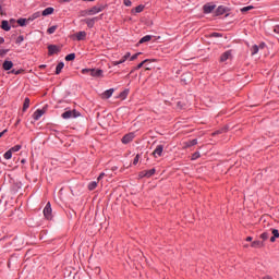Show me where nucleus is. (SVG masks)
<instances>
[{"label": "nucleus", "mask_w": 279, "mask_h": 279, "mask_svg": "<svg viewBox=\"0 0 279 279\" xmlns=\"http://www.w3.org/2000/svg\"><path fill=\"white\" fill-rule=\"evenodd\" d=\"M43 114H45V110H43V109H37V110L33 113V119H34V121H39V119L43 117Z\"/></svg>", "instance_id": "obj_12"}, {"label": "nucleus", "mask_w": 279, "mask_h": 279, "mask_svg": "<svg viewBox=\"0 0 279 279\" xmlns=\"http://www.w3.org/2000/svg\"><path fill=\"white\" fill-rule=\"evenodd\" d=\"M83 75H90V77H104V70L99 69H83Z\"/></svg>", "instance_id": "obj_1"}, {"label": "nucleus", "mask_w": 279, "mask_h": 279, "mask_svg": "<svg viewBox=\"0 0 279 279\" xmlns=\"http://www.w3.org/2000/svg\"><path fill=\"white\" fill-rule=\"evenodd\" d=\"M15 22H16V20H14V19L10 20V23H15Z\"/></svg>", "instance_id": "obj_52"}, {"label": "nucleus", "mask_w": 279, "mask_h": 279, "mask_svg": "<svg viewBox=\"0 0 279 279\" xmlns=\"http://www.w3.org/2000/svg\"><path fill=\"white\" fill-rule=\"evenodd\" d=\"M11 73H14L15 75H19V71L12 70Z\"/></svg>", "instance_id": "obj_51"}, {"label": "nucleus", "mask_w": 279, "mask_h": 279, "mask_svg": "<svg viewBox=\"0 0 279 279\" xmlns=\"http://www.w3.org/2000/svg\"><path fill=\"white\" fill-rule=\"evenodd\" d=\"M0 14L3 15V7L0 4Z\"/></svg>", "instance_id": "obj_50"}, {"label": "nucleus", "mask_w": 279, "mask_h": 279, "mask_svg": "<svg viewBox=\"0 0 279 279\" xmlns=\"http://www.w3.org/2000/svg\"><path fill=\"white\" fill-rule=\"evenodd\" d=\"M36 19H40V12H35L31 16L27 17L28 23L36 21Z\"/></svg>", "instance_id": "obj_20"}, {"label": "nucleus", "mask_w": 279, "mask_h": 279, "mask_svg": "<svg viewBox=\"0 0 279 279\" xmlns=\"http://www.w3.org/2000/svg\"><path fill=\"white\" fill-rule=\"evenodd\" d=\"M223 14H226V7L223 5L218 7L216 10V16H221Z\"/></svg>", "instance_id": "obj_22"}, {"label": "nucleus", "mask_w": 279, "mask_h": 279, "mask_svg": "<svg viewBox=\"0 0 279 279\" xmlns=\"http://www.w3.org/2000/svg\"><path fill=\"white\" fill-rule=\"evenodd\" d=\"M274 32H275V34H279V25L274 27Z\"/></svg>", "instance_id": "obj_47"}, {"label": "nucleus", "mask_w": 279, "mask_h": 279, "mask_svg": "<svg viewBox=\"0 0 279 279\" xmlns=\"http://www.w3.org/2000/svg\"><path fill=\"white\" fill-rule=\"evenodd\" d=\"M85 38H86V32L81 31V32L76 33L77 40H85Z\"/></svg>", "instance_id": "obj_23"}, {"label": "nucleus", "mask_w": 279, "mask_h": 279, "mask_svg": "<svg viewBox=\"0 0 279 279\" xmlns=\"http://www.w3.org/2000/svg\"><path fill=\"white\" fill-rule=\"evenodd\" d=\"M5 132H8V129H5L2 132H0V138H2L3 134H5Z\"/></svg>", "instance_id": "obj_48"}, {"label": "nucleus", "mask_w": 279, "mask_h": 279, "mask_svg": "<svg viewBox=\"0 0 279 279\" xmlns=\"http://www.w3.org/2000/svg\"><path fill=\"white\" fill-rule=\"evenodd\" d=\"M154 173H156V169L155 168L141 172L140 177L141 178H151V175H154Z\"/></svg>", "instance_id": "obj_8"}, {"label": "nucleus", "mask_w": 279, "mask_h": 279, "mask_svg": "<svg viewBox=\"0 0 279 279\" xmlns=\"http://www.w3.org/2000/svg\"><path fill=\"white\" fill-rule=\"evenodd\" d=\"M105 10H106V5L97 4L92 9L87 10L86 14H88V16H95V14H99V12H104Z\"/></svg>", "instance_id": "obj_2"}, {"label": "nucleus", "mask_w": 279, "mask_h": 279, "mask_svg": "<svg viewBox=\"0 0 279 279\" xmlns=\"http://www.w3.org/2000/svg\"><path fill=\"white\" fill-rule=\"evenodd\" d=\"M56 29H58V26H51L47 29V34H56Z\"/></svg>", "instance_id": "obj_37"}, {"label": "nucleus", "mask_w": 279, "mask_h": 279, "mask_svg": "<svg viewBox=\"0 0 279 279\" xmlns=\"http://www.w3.org/2000/svg\"><path fill=\"white\" fill-rule=\"evenodd\" d=\"M23 146L21 145H15L13 147L10 148V150L13 153V154H16V151H21Z\"/></svg>", "instance_id": "obj_29"}, {"label": "nucleus", "mask_w": 279, "mask_h": 279, "mask_svg": "<svg viewBox=\"0 0 279 279\" xmlns=\"http://www.w3.org/2000/svg\"><path fill=\"white\" fill-rule=\"evenodd\" d=\"M97 181H93L88 184V190L89 191H95V189H97Z\"/></svg>", "instance_id": "obj_30"}, {"label": "nucleus", "mask_w": 279, "mask_h": 279, "mask_svg": "<svg viewBox=\"0 0 279 279\" xmlns=\"http://www.w3.org/2000/svg\"><path fill=\"white\" fill-rule=\"evenodd\" d=\"M272 236L270 238V243H276V239H279V231L278 229L271 230Z\"/></svg>", "instance_id": "obj_17"}, {"label": "nucleus", "mask_w": 279, "mask_h": 279, "mask_svg": "<svg viewBox=\"0 0 279 279\" xmlns=\"http://www.w3.org/2000/svg\"><path fill=\"white\" fill-rule=\"evenodd\" d=\"M29 108V98H25L24 105H23V112H25Z\"/></svg>", "instance_id": "obj_33"}, {"label": "nucleus", "mask_w": 279, "mask_h": 279, "mask_svg": "<svg viewBox=\"0 0 279 279\" xmlns=\"http://www.w3.org/2000/svg\"><path fill=\"white\" fill-rule=\"evenodd\" d=\"M63 1H65L66 3H69V1H71V0H63Z\"/></svg>", "instance_id": "obj_56"}, {"label": "nucleus", "mask_w": 279, "mask_h": 279, "mask_svg": "<svg viewBox=\"0 0 279 279\" xmlns=\"http://www.w3.org/2000/svg\"><path fill=\"white\" fill-rule=\"evenodd\" d=\"M151 40V35H146L140 39V45H143V43H149Z\"/></svg>", "instance_id": "obj_25"}, {"label": "nucleus", "mask_w": 279, "mask_h": 279, "mask_svg": "<svg viewBox=\"0 0 279 279\" xmlns=\"http://www.w3.org/2000/svg\"><path fill=\"white\" fill-rule=\"evenodd\" d=\"M259 239H262V241H267V239H269V232H263L260 235H259Z\"/></svg>", "instance_id": "obj_31"}, {"label": "nucleus", "mask_w": 279, "mask_h": 279, "mask_svg": "<svg viewBox=\"0 0 279 279\" xmlns=\"http://www.w3.org/2000/svg\"><path fill=\"white\" fill-rule=\"evenodd\" d=\"M83 1H90V2H93V1H95V0H83Z\"/></svg>", "instance_id": "obj_55"}, {"label": "nucleus", "mask_w": 279, "mask_h": 279, "mask_svg": "<svg viewBox=\"0 0 279 279\" xmlns=\"http://www.w3.org/2000/svg\"><path fill=\"white\" fill-rule=\"evenodd\" d=\"M141 156L136 155L134 160H133V165H138V160H140Z\"/></svg>", "instance_id": "obj_43"}, {"label": "nucleus", "mask_w": 279, "mask_h": 279, "mask_svg": "<svg viewBox=\"0 0 279 279\" xmlns=\"http://www.w3.org/2000/svg\"><path fill=\"white\" fill-rule=\"evenodd\" d=\"M52 209H51V203H47L45 208H44V217H46V219H53V215L51 214Z\"/></svg>", "instance_id": "obj_5"}, {"label": "nucleus", "mask_w": 279, "mask_h": 279, "mask_svg": "<svg viewBox=\"0 0 279 279\" xmlns=\"http://www.w3.org/2000/svg\"><path fill=\"white\" fill-rule=\"evenodd\" d=\"M14 66V63L12 61L5 60L2 64V68L4 71H10Z\"/></svg>", "instance_id": "obj_16"}, {"label": "nucleus", "mask_w": 279, "mask_h": 279, "mask_svg": "<svg viewBox=\"0 0 279 279\" xmlns=\"http://www.w3.org/2000/svg\"><path fill=\"white\" fill-rule=\"evenodd\" d=\"M215 8H217L215 4L207 3L203 7V12L204 14H210Z\"/></svg>", "instance_id": "obj_9"}, {"label": "nucleus", "mask_w": 279, "mask_h": 279, "mask_svg": "<svg viewBox=\"0 0 279 279\" xmlns=\"http://www.w3.org/2000/svg\"><path fill=\"white\" fill-rule=\"evenodd\" d=\"M222 132H223V129L218 130V131L214 132V136H217V134H221Z\"/></svg>", "instance_id": "obj_46"}, {"label": "nucleus", "mask_w": 279, "mask_h": 279, "mask_svg": "<svg viewBox=\"0 0 279 279\" xmlns=\"http://www.w3.org/2000/svg\"><path fill=\"white\" fill-rule=\"evenodd\" d=\"M1 29H3L4 32H10V29H12V26L10 25V22H8V20L1 22Z\"/></svg>", "instance_id": "obj_14"}, {"label": "nucleus", "mask_w": 279, "mask_h": 279, "mask_svg": "<svg viewBox=\"0 0 279 279\" xmlns=\"http://www.w3.org/2000/svg\"><path fill=\"white\" fill-rule=\"evenodd\" d=\"M162 151H165V146L157 145V147L153 151V155L155 156V158H160V156H162Z\"/></svg>", "instance_id": "obj_7"}, {"label": "nucleus", "mask_w": 279, "mask_h": 279, "mask_svg": "<svg viewBox=\"0 0 279 279\" xmlns=\"http://www.w3.org/2000/svg\"><path fill=\"white\" fill-rule=\"evenodd\" d=\"M62 119H77L80 112L77 110H68L61 114Z\"/></svg>", "instance_id": "obj_3"}, {"label": "nucleus", "mask_w": 279, "mask_h": 279, "mask_svg": "<svg viewBox=\"0 0 279 279\" xmlns=\"http://www.w3.org/2000/svg\"><path fill=\"white\" fill-rule=\"evenodd\" d=\"M95 21H97V17L87 19V20H85V23H86L87 27L93 28V27H95Z\"/></svg>", "instance_id": "obj_21"}, {"label": "nucleus", "mask_w": 279, "mask_h": 279, "mask_svg": "<svg viewBox=\"0 0 279 279\" xmlns=\"http://www.w3.org/2000/svg\"><path fill=\"white\" fill-rule=\"evenodd\" d=\"M60 51V48L56 45L48 46V53L49 56H53L54 53H58Z\"/></svg>", "instance_id": "obj_13"}, {"label": "nucleus", "mask_w": 279, "mask_h": 279, "mask_svg": "<svg viewBox=\"0 0 279 279\" xmlns=\"http://www.w3.org/2000/svg\"><path fill=\"white\" fill-rule=\"evenodd\" d=\"M5 43V39L3 37H0V45H3Z\"/></svg>", "instance_id": "obj_49"}, {"label": "nucleus", "mask_w": 279, "mask_h": 279, "mask_svg": "<svg viewBox=\"0 0 279 279\" xmlns=\"http://www.w3.org/2000/svg\"><path fill=\"white\" fill-rule=\"evenodd\" d=\"M250 10H254L253 5H247L241 9V12H250Z\"/></svg>", "instance_id": "obj_39"}, {"label": "nucleus", "mask_w": 279, "mask_h": 279, "mask_svg": "<svg viewBox=\"0 0 279 279\" xmlns=\"http://www.w3.org/2000/svg\"><path fill=\"white\" fill-rule=\"evenodd\" d=\"M124 5H126V8H130L132 5V1L131 0H123Z\"/></svg>", "instance_id": "obj_42"}, {"label": "nucleus", "mask_w": 279, "mask_h": 279, "mask_svg": "<svg viewBox=\"0 0 279 279\" xmlns=\"http://www.w3.org/2000/svg\"><path fill=\"white\" fill-rule=\"evenodd\" d=\"M62 69H64V62L58 63V65L56 68V74L60 75V73H62Z\"/></svg>", "instance_id": "obj_24"}, {"label": "nucleus", "mask_w": 279, "mask_h": 279, "mask_svg": "<svg viewBox=\"0 0 279 279\" xmlns=\"http://www.w3.org/2000/svg\"><path fill=\"white\" fill-rule=\"evenodd\" d=\"M259 47H260V49H263L265 47V44H262Z\"/></svg>", "instance_id": "obj_54"}, {"label": "nucleus", "mask_w": 279, "mask_h": 279, "mask_svg": "<svg viewBox=\"0 0 279 279\" xmlns=\"http://www.w3.org/2000/svg\"><path fill=\"white\" fill-rule=\"evenodd\" d=\"M12 151L9 149L8 151L4 153L3 158L4 160H11L12 159Z\"/></svg>", "instance_id": "obj_27"}, {"label": "nucleus", "mask_w": 279, "mask_h": 279, "mask_svg": "<svg viewBox=\"0 0 279 279\" xmlns=\"http://www.w3.org/2000/svg\"><path fill=\"white\" fill-rule=\"evenodd\" d=\"M260 47H258V45H254L251 49L252 51V56H256V53H258Z\"/></svg>", "instance_id": "obj_28"}, {"label": "nucleus", "mask_w": 279, "mask_h": 279, "mask_svg": "<svg viewBox=\"0 0 279 279\" xmlns=\"http://www.w3.org/2000/svg\"><path fill=\"white\" fill-rule=\"evenodd\" d=\"M22 162H25V159H23Z\"/></svg>", "instance_id": "obj_57"}, {"label": "nucleus", "mask_w": 279, "mask_h": 279, "mask_svg": "<svg viewBox=\"0 0 279 279\" xmlns=\"http://www.w3.org/2000/svg\"><path fill=\"white\" fill-rule=\"evenodd\" d=\"M66 62H71L75 60V53H70L65 57Z\"/></svg>", "instance_id": "obj_36"}, {"label": "nucleus", "mask_w": 279, "mask_h": 279, "mask_svg": "<svg viewBox=\"0 0 279 279\" xmlns=\"http://www.w3.org/2000/svg\"><path fill=\"white\" fill-rule=\"evenodd\" d=\"M53 12H54V9H53L52 7H48V8H46V9L41 12V14H43L44 16H49V15L53 14Z\"/></svg>", "instance_id": "obj_19"}, {"label": "nucleus", "mask_w": 279, "mask_h": 279, "mask_svg": "<svg viewBox=\"0 0 279 279\" xmlns=\"http://www.w3.org/2000/svg\"><path fill=\"white\" fill-rule=\"evenodd\" d=\"M251 247H254L256 250H260V247H265V242L260 240H255L252 242Z\"/></svg>", "instance_id": "obj_11"}, {"label": "nucleus", "mask_w": 279, "mask_h": 279, "mask_svg": "<svg viewBox=\"0 0 279 279\" xmlns=\"http://www.w3.org/2000/svg\"><path fill=\"white\" fill-rule=\"evenodd\" d=\"M141 56V52H137L129 58L130 62H134L138 57Z\"/></svg>", "instance_id": "obj_38"}, {"label": "nucleus", "mask_w": 279, "mask_h": 279, "mask_svg": "<svg viewBox=\"0 0 279 279\" xmlns=\"http://www.w3.org/2000/svg\"><path fill=\"white\" fill-rule=\"evenodd\" d=\"M202 155L199 154V151H195L193 155H192V158L191 160H197V158H199Z\"/></svg>", "instance_id": "obj_40"}, {"label": "nucleus", "mask_w": 279, "mask_h": 279, "mask_svg": "<svg viewBox=\"0 0 279 279\" xmlns=\"http://www.w3.org/2000/svg\"><path fill=\"white\" fill-rule=\"evenodd\" d=\"M128 95H130V90L129 89H124L122 93H120L119 98L120 99H126Z\"/></svg>", "instance_id": "obj_26"}, {"label": "nucleus", "mask_w": 279, "mask_h": 279, "mask_svg": "<svg viewBox=\"0 0 279 279\" xmlns=\"http://www.w3.org/2000/svg\"><path fill=\"white\" fill-rule=\"evenodd\" d=\"M113 93H114V88L107 89L102 93V98L110 99V97H112Z\"/></svg>", "instance_id": "obj_15"}, {"label": "nucleus", "mask_w": 279, "mask_h": 279, "mask_svg": "<svg viewBox=\"0 0 279 279\" xmlns=\"http://www.w3.org/2000/svg\"><path fill=\"white\" fill-rule=\"evenodd\" d=\"M134 133H128L122 137L123 145H128V143H132L134 141Z\"/></svg>", "instance_id": "obj_6"}, {"label": "nucleus", "mask_w": 279, "mask_h": 279, "mask_svg": "<svg viewBox=\"0 0 279 279\" xmlns=\"http://www.w3.org/2000/svg\"><path fill=\"white\" fill-rule=\"evenodd\" d=\"M132 53L131 52H125L124 56L119 61H112L113 66H119V64H124V62H128L130 60Z\"/></svg>", "instance_id": "obj_4"}, {"label": "nucleus", "mask_w": 279, "mask_h": 279, "mask_svg": "<svg viewBox=\"0 0 279 279\" xmlns=\"http://www.w3.org/2000/svg\"><path fill=\"white\" fill-rule=\"evenodd\" d=\"M246 241H248V242L252 241V236H247Z\"/></svg>", "instance_id": "obj_53"}, {"label": "nucleus", "mask_w": 279, "mask_h": 279, "mask_svg": "<svg viewBox=\"0 0 279 279\" xmlns=\"http://www.w3.org/2000/svg\"><path fill=\"white\" fill-rule=\"evenodd\" d=\"M105 177H106V173L101 172L97 178V181L99 182L100 180H104Z\"/></svg>", "instance_id": "obj_44"}, {"label": "nucleus", "mask_w": 279, "mask_h": 279, "mask_svg": "<svg viewBox=\"0 0 279 279\" xmlns=\"http://www.w3.org/2000/svg\"><path fill=\"white\" fill-rule=\"evenodd\" d=\"M231 58H232V50H228L221 54L220 62H226L227 60H230Z\"/></svg>", "instance_id": "obj_10"}, {"label": "nucleus", "mask_w": 279, "mask_h": 279, "mask_svg": "<svg viewBox=\"0 0 279 279\" xmlns=\"http://www.w3.org/2000/svg\"><path fill=\"white\" fill-rule=\"evenodd\" d=\"M220 36H221V34H219V33H213L211 34L213 38H220Z\"/></svg>", "instance_id": "obj_45"}, {"label": "nucleus", "mask_w": 279, "mask_h": 279, "mask_svg": "<svg viewBox=\"0 0 279 279\" xmlns=\"http://www.w3.org/2000/svg\"><path fill=\"white\" fill-rule=\"evenodd\" d=\"M197 145V140H192L185 144V147H193Z\"/></svg>", "instance_id": "obj_35"}, {"label": "nucleus", "mask_w": 279, "mask_h": 279, "mask_svg": "<svg viewBox=\"0 0 279 279\" xmlns=\"http://www.w3.org/2000/svg\"><path fill=\"white\" fill-rule=\"evenodd\" d=\"M16 23H17V25H20V27H25L26 25H29V21L27 19H23V17L19 19L16 21Z\"/></svg>", "instance_id": "obj_18"}, {"label": "nucleus", "mask_w": 279, "mask_h": 279, "mask_svg": "<svg viewBox=\"0 0 279 279\" xmlns=\"http://www.w3.org/2000/svg\"><path fill=\"white\" fill-rule=\"evenodd\" d=\"M145 10V5H143V4H140V5H137L136 8H135V12L137 13V14H141V12H143Z\"/></svg>", "instance_id": "obj_34"}, {"label": "nucleus", "mask_w": 279, "mask_h": 279, "mask_svg": "<svg viewBox=\"0 0 279 279\" xmlns=\"http://www.w3.org/2000/svg\"><path fill=\"white\" fill-rule=\"evenodd\" d=\"M145 62H149V59L142 61L140 64H137L136 68L133 69V71H138V69H143V65L145 64Z\"/></svg>", "instance_id": "obj_32"}, {"label": "nucleus", "mask_w": 279, "mask_h": 279, "mask_svg": "<svg viewBox=\"0 0 279 279\" xmlns=\"http://www.w3.org/2000/svg\"><path fill=\"white\" fill-rule=\"evenodd\" d=\"M23 40H25V37H23V35H20L17 38H16V45H21V43H23Z\"/></svg>", "instance_id": "obj_41"}]
</instances>
